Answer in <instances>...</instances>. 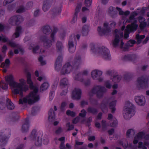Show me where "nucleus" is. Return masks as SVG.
<instances>
[{
    "instance_id": "nucleus-60",
    "label": "nucleus",
    "mask_w": 149,
    "mask_h": 149,
    "mask_svg": "<svg viewBox=\"0 0 149 149\" xmlns=\"http://www.w3.org/2000/svg\"><path fill=\"white\" fill-rule=\"evenodd\" d=\"M38 60L39 61L40 63L41 64L44 65L45 64V61L43 60V58L42 57H40L39 58Z\"/></svg>"
},
{
    "instance_id": "nucleus-38",
    "label": "nucleus",
    "mask_w": 149,
    "mask_h": 149,
    "mask_svg": "<svg viewBox=\"0 0 149 149\" xmlns=\"http://www.w3.org/2000/svg\"><path fill=\"white\" fill-rule=\"evenodd\" d=\"M42 138V142L45 145L47 144L49 142V140L48 136L47 135H45Z\"/></svg>"
},
{
    "instance_id": "nucleus-31",
    "label": "nucleus",
    "mask_w": 149,
    "mask_h": 149,
    "mask_svg": "<svg viewBox=\"0 0 149 149\" xmlns=\"http://www.w3.org/2000/svg\"><path fill=\"white\" fill-rule=\"evenodd\" d=\"M89 27L88 26L85 25L82 28L81 33L84 36H86L88 33L89 32Z\"/></svg>"
},
{
    "instance_id": "nucleus-46",
    "label": "nucleus",
    "mask_w": 149,
    "mask_h": 149,
    "mask_svg": "<svg viewBox=\"0 0 149 149\" xmlns=\"http://www.w3.org/2000/svg\"><path fill=\"white\" fill-rule=\"evenodd\" d=\"M0 87L3 89H6L8 88V84H4L3 82H0Z\"/></svg>"
},
{
    "instance_id": "nucleus-9",
    "label": "nucleus",
    "mask_w": 149,
    "mask_h": 149,
    "mask_svg": "<svg viewBox=\"0 0 149 149\" xmlns=\"http://www.w3.org/2000/svg\"><path fill=\"white\" fill-rule=\"evenodd\" d=\"M107 91L106 88L104 87L100 86H97L91 90L89 93V95L92 96L93 94H96L98 97L101 98L103 96V93Z\"/></svg>"
},
{
    "instance_id": "nucleus-41",
    "label": "nucleus",
    "mask_w": 149,
    "mask_h": 149,
    "mask_svg": "<svg viewBox=\"0 0 149 149\" xmlns=\"http://www.w3.org/2000/svg\"><path fill=\"white\" fill-rule=\"evenodd\" d=\"M115 8L113 7H110L108 9L107 12L110 15L112 16V15L114 13Z\"/></svg>"
},
{
    "instance_id": "nucleus-55",
    "label": "nucleus",
    "mask_w": 149,
    "mask_h": 149,
    "mask_svg": "<svg viewBox=\"0 0 149 149\" xmlns=\"http://www.w3.org/2000/svg\"><path fill=\"white\" fill-rule=\"evenodd\" d=\"M92 0H85V3L86 6L88 7L90 6Z\"/></svg>"
},
{
    "instance_id": "nucleus-42",
    "label": "nucleus",
    "mask_w": 149,
    "mask_h": 149,
    "mask_svg": "<svg viewBox=\"0 0 149 149\" xmlns=\"http://www.w3.org/2000/svg\"><path fill=\"white\" fill-rule=\"evenodd\" d=\"M121 79V77L120 75H116L113 77L112 81L114 83L118 82L120 81Z\"/></svg>"
},
{
    "instance_id": "nucleus-22",
    "label": "nucleus",
    "mask_w": 149,
    "mask_h": 149,
    "mask_svg": "<svg viewBox=\"0 0 149 149\" xmlns=\"http://www.w3.org/2000/svg\"><path fill=\"white\" fill-rule=\"evenodd\" d=\"M62 60L63 57L61 55L58 56L57 58L55 67V70L57 71H58L61 66Z\"/></svg>"
},
{
    "instance_id": "nucleus-58",
    "label": "nucleus",
    "mask_w": 149,
    "mask_h": 149,
    "mask_svg": "<svg viewBox=\"0 0 149 149\" xmlns=\"http://www.w3.org/2000/svg\"><path fill=\"white\" fill-rule=\"evenodd\" d=\"M88 111L89 112L94 113L96 112V109L93 108L89 107L88 109Z\"/></svg>"
},
{
    "instance_id": "nucleus-63",
    "label": "nucleus",
    "mask_w": 149,
    "mask_h": 149,
    "mask_svg": "<svg viewBox=\"0 0 149 149\" xmlns=\"http://www.w3.org/2000/svg\"><path fill=\"white\" fill-rule=\"evenodd\" d=\"M60 149H65L66 148L65 147L64 143V142H61L59 146Z\"/></svg>"
},
{
    "instance_id": "nucleus-33",
    "label": "nucleus",
    "mask_w": 149,
    "mask_h": 149,
    "mask_svg": "<svg viewBox=\"0 0 149 149\" xmlns=\"http://www.w3.org/2000/svg\"><path fill=\"white\" fill-rule=\"evenodd\" d=\"M50 6L48 2L44 1L42 7V9L44 12L46 11L50 8Z\"/></svg>"
},
{
    "instance_id": "nucleus-27",
    "label": "nucleus",
    "mask_w": 149,
    "mask_h": 149,
    "mask_svg": "<svg viewBox=\"0 0 149 149\" xmlns=\"http://www.w3.org/2000/svg\"><path fill=\"white\" fill-rule=\"evenodd\" d=\"M22 32V29L21 26H18L16 29L15 32L13 35V37L17 38L19 36Z\"/></svg>"
},
{
    "instance_id": "nucleus-61",
    "label": "nucleus",
    "mask_w": 149,
    "mask_h": 149,
    "mask_svg": "<svg viewBox=\"0 0 149 149\" xmlns=\"http://www.w3.org/2000/svg\"><path fill=\"white\" fill-rule=\"evenodd\" d=\"M123 59L126 60L131 59V56L129 55H126L123 57Z\"/></svg>"
},
{
    "instance_id": "nucleus-39",
    "label": "nucleus",
    "mask_w": 149,
    "mask_h": 149,
    "mask_svg": "<svg viewBox=\"0 0 149 149\" xmlns=\"http://www.w3.org/2000/svg\"><path fill=\"white\" fill-rule=\"evenodd\" d=\"M145 37L144 35H141L139 36V34H137L136 35V38L137 40V43L138 44L140 43L142 40Z\"/></svg>"
},
{
    "instance_id": "nucleus-29",
    "label": "nucleus",
    "mask_w": 149,
    "mask_h": 149,
    "mask_svg": "<svg viewBox=\"0 0 149 149\" xmlns=\"http://www.w3.org/2000/svg\"><path fill=\"white\" fill-rule=\"evenodd\" d=\"M69 50L70 52L72 53L74 52L75 50V47L73 44V42L70 40L68 42Z\"/></svg>"
},
{
    "instance_id": "nucleus-1",
    "label": "nucleus",
    "mask_w": 149,
    "mask_h": 149,
    "mask_svg": "<svg viewBox=\"0 0 149 149\" xmlns=\"http://www.w3.org/2000/svg\"><path fill=\"white\" fill-rule=\"evenodd\" d=\"M5 78L6 82L12 87L13 93L15 95L19 94L21 96H23V92L29 90V86L24 79H19V82H17L15 81L13 76L11 74L6 76Z\"/></svg>"
},
{
    "instance_id": "nucleus-17",
    "label": "nucleus",
    "mask_w": 149,
    "mask_h": 149,
    "mask_svg": "<svg viewBox=\"0 0 149 149\" xmlns=\"http://www.w3.org/2000/svg\"><path fill=\"white\" fill-rule=\"evenodd\" d=\"M9 136H7L3 131L0 132V143L2 145H5L7 143Z\"/></svg>"
},
{
    "instance_id": "nucleus-50",
    "label": "nucleus",
    "mask_w": 149,
    "mask_h": 149,
    "mask_svg": "<svg viewBox=\"0 0 149 149\" xmlns=\"http://www.w3.org/2000/svg\"><path fill=\"white\" fill-rule=\"evenodd\" d=\"M123 142L120 141L119 143L124 148H127L128 146V143L127 142L125 141L124 143H123Z\"/></svg>"
},
{
    "instance_id": "nucleus-56",
    "label": "nucleus",
    "mask_w": 149,
    "mask_h": 149,
    "mask_svg": "<svg viewBox=\"0 0 149 149\" xmlns=\"http://www.w3.org/2000/svg\"><path fill=\"white\" fill-rule=\"evenodd\" d=\"M105 85L108 88H110L111 86L109 81H107L105 82Z\"/></svg>"
},
{
    "instance_id": "nucleus-62",
    "label": "nucleus",
    "mask_w": 149,
    "mask_h": 149,
    "mask_svg": "<svg viewBox=\"0 0 149 149\" xmlns=\"http://www.w3.org/2000/svg\"><path fill=\"white\" fill-rule=\"evenodd\" d=\"M83 142L79 141H78L76 140L75 141V146L76 147L77 146H79L82 145L83 144Z\"/></svg>"
},
{
    "instance_id": "nucleus-48",
    "label": "nucleus",
    "mask_w": 149,
    "mask_h": 149,
    "mask_svg": "<svg viewBox=\"0 0 149 149\" xmlns=\"http://www.w3.org/2000/svg\"><path fill=\"white\" fill-rule=\"evenodd\" d=\"M66 113L67 115L70 116L72 117H74L75 115V113L74 112L69 110L67 111Z\"/></svg>"
},
{
    "instance_id": "nucleus-34",
    "label": "nucleus",
    "mask_w": 149,
    "mask_h": 149,
    "mask_svg": "<svg viewBox=\"0 0 149 149\" xmlns=\"http://www.w3.org/2000/svg\"><path fill=\"white\" fill-rule=\"evenodd\" d=\"M7 107L9 109L12 110L14 109L15 106L14 104L9 99H7Z\"/></svg>"
},
{
    "instance_id": "nucleus-23",
    "label": "nucleus",
    "mask_w": 149,
    "mask_h": 149,
    "mask_svg": "<svg viewBox=\"0 0 149 149\" xmlns=\"http://www.w3.org/2000/svg\"><path fill=\"white\" fill-rule=\"evenodd\" d=\"M139 21L140 24V27L141 29H143L147 26H149V18L148 19L147 23L145 22V19L142 17H140L139 18Z\"/></svg>"
},
{
    "instance_id": "nucleus-25",
    "label": "nucleus",
    "mask_w": 149,
    "mask_h": 149,
    "mask_svg": "<svg viewBox=\"0 0 149 149\" xmlns=\"http://www.w3.org/2000/svg\"><path fill=\"white\" fill-rule=\"evenodd\" d=\"M7 42H8V44L11 47L18 48L19 49L20 52H23V49L18 44L16 43L15 42L11 41L8 42V40Z\"/></svg>"
},
{
    "instance_id": "nucleus-16",
    "label": "nucleus",
    "mask_w": 149,
    "mask_h": 149,
    "mask_svg": "<svg viewBox=\"0 0 149 149\" xmlns=\"http://www.w3.org/2000/svg\"><path fill=\"white\" fill-rule=\"evenodd\" d=\"M60 86L61 88L63 87L65 88L64 91H63V92L61 93V95H65L67 92L68 87L67 86L68 84V79L66 78L62 79L60 81Z\"/></svg>"
},
{
    "instance_id": "nucleus-12",
    "label": "nucleus",
    "mask_w": 149,
    "mask_h": 149,
    "mask_svg": "<svg viewBox=\"0 0 149 149\" xmlns=\"http://www.w3.org/2000/svg\"><path fill=\"white\" fill-rule=\"evenodd\" d=\"M148 10H149V6L148 8L146 7L143 8L140 11L139 10V9H137V10L134 11L132 13L129 19L127 20L125 23L124 22L123 24H125L126 22H128V23L132 22V20L134 19L135 16H137L139 14H143L144 13L145 11Z\"/></svg>"
},
{
    "instance_id": "nucleus-19",
    "label": "nucleus",
    "mask_w": 149,
    "mask_h": 149,
    "mask_svg": "<svg viewBox=\"0 0 149 149\" xmlns=\"http://www.w3.org/2000/svg\"><path fill=\"white\" fill-rule=\"evenodd\" d=\"M81 94V90L79 88H75L73 90L72 95V98L74 100L80 99Z\"/></svg>"
},
{
    "instance_id": "nucleus-43",
    "label": "nucleus",
    "mask_w": 149,
    "mask_h": 149,
    "mask_svg": "<svg viewBox=\"0 0 149 149\" xmlns=\"http://www.w3.org/2000/svg\"><path fill=\"white\" fill-rule=\"evenodd\" d=\"M49 86V84L47 83H43L41 86L40 89L42 91L46 90Z\"/></svg>"
},
{
    "instance_id": "nucleus-7",
    "label": "nucleus",
    "mask_w": 149,
    "mask_h": 149,
    "mask_svg": "<svg viewBox=\"0 0 149 149\" xmlns=\"http://www.w3.org/2000/svg\"><path fill=\"white\" fill-rule=\"evenodd\" d=\"M133 108L132 103L129 102L126 103L123 112V117L125 119L130 118L134 114L135 112Z\"/></svg>"
},
{
    "instance_id": "nucleus-30",
    "label": "nucleus",
    "mask_w": 149,
    "mask_h": 149,
    "mask_svg": "<svg viewBox=\"0 0 149 149\" xmlns=\"http://www.w3.org/2000/svg\"><path fill=\"white\" fill-rule=\"evenodd\" d=\"M116 100H113L111 101L109 104V107L111 109V112L113 113L116 110L115 107L116 105Z\"/></svg>"
},
{
    "instance_id": "nucleus-44",
    "label": "nucleus",
    "mask_w": 149,
    "mask_h": 149,
    "mask_svg": "<svg viewBox=\"0 0 149 149\" xmlns=\"http://www.w3.org/2000/svg\"><path fill=\"white\" fill-rule=\"evenodd\" d=\"M29 49H32L33 52L34 53H36L37 52V51L38 50V46L33 47V46L32 45H31L29 46Z\"/></svg>"
},
{
    "instance_id": "nucleus-18",
    "label": "nucleus",
    "mask_w": 149,
    "mask_h": 149,
    "mask_svg": "<svg viewBox=\"0 0 149 149\" xmlns=\"http://www.w3.org/2000/svg\"><path fill=\"white\" fill-rule=\"evenodd\" d=\"M88 73V71L87 70H84L81 73H79L75 76L74 77L75 79L77 80L80 81L81 82H83L85 85H87L88 84L86 83L83 81V79H82L83 75H86Z\"/></svg>"
},
{
    "instance_id": "nucleus-5",
    "label": "nucleus",
    "mask_w": 149,
    "mask_h": 149,
    "mask_svg": "<svg viewBox=\"0 0 149 149\" xmlns=\"http://www.w3.org/2000/svg\"><path fill=\"white\" fill-rule=\"evenodd\" d=\"M91 50L92 52L96 54L97 56L107 60H109L111 59L109 49L106 47L103 46L99 48H95L93 44L91 45Z\"/></svg>"
},
{
    "instance_id": "nucleus-40",
    "label": "nucleus",
    "mask_w": 149,
    "mask_h": 149,
    "mask_svg": "<svg viewBox=\"0 0 149 149\" xmlns=\"http://www.w3.org/2000/svg\"><path fill=\"white\" fill-rule=\"evenodd\" d=\"M50 28L49 26H45L43 29V32L46 34H49L50 32Z\"/></svg>"
},
{
    "instance_id": "nucleus-32",
    "label": "nucleus",
    "mask_w": 149,
    "mask_h": 149,
    "mask_svg": "<svg viewBox=\"0 0 149 149\" xmlns=\"http://www.w3.org/2000/svg\"><path fill=\"white\" fill-rule=\"evenodd\" d=\"M116 9L118 11L119 14L120 15H125L127 16L130 13L129 11H127L125 12H124L122 10V9L121 8L118 7H117L116 8Z\"/></svg>"
},
{
    "instance_id": "nucleus-36",
    "label": "nucleus",
    "mask_w": 149,
    "mask_h": 149,
    "mask_svg": "<svg viewBox=\"0 0 149 149\" xmlns=\"http://www.w3.org/2000/svg\"><path fill=\"white\" fill-rule=\"evenodd\" d=\"M29 124L27 122H26V123L24 124L22 126V131L24 132H27L29 130Z\"/></svg>"
},
{
    "instance_id": "nucleus-47",
    "label": "nucleus",
    "mask_w": 149,
    "mask_h": 149,
    "mask_svg": "<svg viewBox=\"0 0 149 149\" xmlns=\"http://www.w3.org/2000/svg\"><path fill=\"white\" fill-rule=\"evenodd\" d=\"M56 47L59 51L61 50L63 48L61 43L60 42H58L56 44Z\"/></svg>"
},
{
    "instance_id": "nucleus-45",
    "label": "nucleus",
    "mask_w": 149,
    "mask_h": 149,
    "mask_svg": "<svg viewBox=\"0 0 149 149\" xmlns=\"http://www.w3.org/2000/svg\"><path fill=\"white\" fill-rule=\"evenodd\" d=\"M81 61L80 57L79 56H76L75 58L74 62L76 64L78 65Z\"/></svg>"
},
{
    "instance_id": "nucleus-2",
    "label": "nucleus",
    "mask_w": 149,
    "mask_h": 149,
    "mask_svg": "<svg viewBox=\"0 0 149 149\" xmlns=\"http://www.w3.org/2000/svg\"><path fill=\"white\" fill-rule=\"evenodd\" d=\"M26 75L27 83L29 85L30 88L32 91L25 97L20 99L19 103L20 104H27L31 105L38 101L40 100V97L38 93L37 88L33 85L30 73L27 72Z\"/></svg>"
},
{
    "instance_id": "nucleus-13",
    "label": "nucleus",
    "mask_w": 149,
    "mask_h": 149,
    "mask_svg": "<svg viewBox=\"0 0 149 149\" xmlns=\"http://www.w3.org/2000/svg\"><path fill=\"white\" fill-rule=\"evenodd\" d=\"M137 85L138 88H145L148 87V83L146 77L142 76L139 77L137 80Z\"/></svg>"
},
{
    "instance_id": "nucleus-14",
    "label": "nucleus",
    "mask_w": 149,
    "mask_h": 149,
    "mask_svg": "<svg viewBox=\"0 0 149 149\" xmlns=\"http://www.w3.org/2000/svg\"><path fill=\"white\" fill-rule=\"evenodd\" d=\"M72 69V66L69 63H67L63 65L60 70V72L62 74H68L71 72Z\"/></svg>"
},
{
    "instance_id": "nucleus-4",
    "label": "nucleus",
    "mask_w": 149,
    "mask_h": 149,
    "mask_svg": "<svg viewBox=\"0 0 149 149\" xmlns=\"http://www.w3.org/2000/svg\"><path fill=\"white\" fill-rule=\"evenodd\" d=\"M144 139V140H149V135H145V133L143 132H140L138 133L134 138L133 143L134 144H136L138 142L139 140ZM149 145V143L146 141H144V143L142 142H139L137 147L132 146V149H147L146 146H148Z\"/></svg>"
},
{
    "instance_id": "nucleus-57",
    "label": "nucleus",
    "mask_w": 149,
    "mask_h": 149,
    "mask_svg": "<svg viewBox=\"0 0 149 149\" xmlns=\"http://www.w3.org/2000/svg\"><path fill=\"white\" fill-rule=\"evenodd\" d=\"M15 0H5L3 2V5L6 6L13 2Z\"/></svg>"
},
{
    "instance_id": "nucleus-8",
    "label": "nucleus",
    "mask_w": 149,
    "mask_h": 149,
    "mask_svg": "<svg viewBox=\"0 0 149 149\" xmlns=\"http://www.w3.org/2000/svg\"><path fill=\"white\" fill-rule=\"evenodd\" d=\"M57 32V29H54L52 32L51 34V40L47 39L46 36H42L40 38V40L43 43V45L45 47L49 48L51 47L53 42L55 40V38L54 35Z\"/></svg>"
},
{
    "instance_id": "nucleus-11",
    "label": "nucleus",
    "mask_w": 149,
    "mask_h": 149,
    "mask_svg": "<svg viewBox=\"0 0 149 149\" xmlns=\"http://www.w3.org/2000/svg\"><path fill=\"white\" fill-rule=\"evenodd\" d=\"M102 74V71L97 69L93 70L91 72V76L93 80H97L99 82H102L103 78L101 76Z\"/></svg>"
},
{
    "instance_id": "nucleus-15",
    "label": "nucleus",
    "mask_w": 149,
    "mask_h": 149,
    "mask_svg": "<svg viewBox=\"0 0 149 149\" xmlns=\"http://www.w3.org/2000/svg\"><path fill=\"white\" fill-rule=\"evenodd\" d=\"M110 123L109 124H107L105 121L102 120V127L103 130L105 129L108 126L111 127H116L117 125V121L115 118H113V120H111Z\"/></svg>"
},
{
    "instance_id": "nucleus-24",
    "label": "nucleus",
    "mask_w": 149,
    "mask_h": 149,
    "mask_svg": "<svg viewBox=\"0 0 149 149\" xmlns=\"http://www.w3.org/2000/svg\"><path fill=\"white\" fill-rule=\"evenodd\" d=\"M42 134L38 133L37 137L35 140V144L37 146L41 145L42 143Z\"/></svg>"
},
{
    "instance_id": "nucleus-26",
    "label": "nucleus",
    "mask_w": 149,
    "mask_h": 149,
    "mask_svg": "<svg viewBox=\"0 0 149 149\" xmlns=\"http://www.w3.org/2000/svg\"><path fill=\"white\" fill-rule=\"evenodd\" d=\"M48 119L49 121L52 122L55 119V114L52 109H51L48 113Z\"/></svg>"
},
{
    "instance_id": "nucleus-21",
    "label": "nucleus",
    "mask_w": 149,
    "mask_h": 149,
    "mask_svg": "<svg viewBox=\"0 0 149 149\" xmlns=\"http://www.w3.org/2000/svg\"><path fill=\"white\" fill-rule=\"evenodd\" d=\"M23 21L22 17L20 16H14L11 17L9 20V23L10 24H14L18 22H21Z\"/></svg>"
},
{
    "instance_id": "nucleus-52",
    "label": "nucleus",
    "mask_w": 149,
    "mask_h": 149,
    "mask_svg": "<svg viewBox=\"0 0 149 149\" xmlns=\"http://www.w3.org/2000/svg\"><path fill=\"white\" fill-rule=\"evenodd\" d=\"M8 39L6 37L2 36V37L0 36V41L2 40L3 42H7L8 41Z\"/></svg>"
},
{
    "instance_id": "nucleus-64",
    "label": "nucleus",
    "mask_w": 149,
    "mask_h": 149,
    "mask_svg": "<svg viewBox=\"0 0 149 149\" xmlns=\"http://www.w3.org/2000/svg\"><path fill=\"white\" fill-rule=\"evenodd\" d=\"M7 49V46L5 45H4L2 48V52L3 53H5L6 52V51Z\"/></svg>"
},
{
    "instance_id": "nucleus-20",
    "label": "nucleus",
    "mask_w": 149,
    "mask_h": 149,
    "mask_svg": "<svg viewBox=\"0 0 149 149\" xmlns=\"http://www.w3.org/2000/svg\"><path fill=\"white\" fill-rule=\"evenodd\" d=\"M134 100L136 103L139 105L143 106L145 104V98L143 96H136L135 97Z\"/></svg>"
},
{
    "instance_id": "nucleus-54",
    "label": "nucleus",
    "mask_w": 149,
    "mask_h": 149,
    "mask_svg": "<svg viewBox=\"0 0 149 149\" xmlns=\"http://www.w3.org/2000/svg\"><path fill=\"white\" fill-rule=\"evenodd\" d=\"M77 15L76 14H74L73 18L71 21V23L72 24H73L75 23L77 20Z\"/></svg>"
},
{
    "instance_id": "nucleus-51",
    "label": "nucleus",
    "mask_w": 149,
    "mask_h": 149,
    "mask_svg": "<svg viewBox=\"0 0 149 149\" xmlns=\"http://www.w3.org/2000/svg\"><path fill=\"white\" fill-rule=\"evenodd\" d=\"M81 7V5H78L77 6L76 8L75 9V12L74 14H77L78 13Z\"/></svg>"
},
{
    "instance_id": "nucleus-37",
    "label": "nucleus",
    "mask_w": 149,
    "mask_h": 149,
    "mask_svg": "<svg viewBox=\"0 0 149 149\" xmlns=\"http://www.w3.org/2000/svg\"><path fill=\"white\" fill-rule=\"evenodd\" d=\"M10 64V61L9 59H7L5 61V63H2L1 66L2 68H7L9 67Z\"/></svg>"
},
{
    "instance_id": "nucleus-10",
    "label": "nucleus",
    "mask_w": 149,
    "mask_h": 149,
    "mask_svg": "<svg viewBox=\"0 0 149 149\" xmlns=\"http://www.w3.org/2000/svg\"><path fill=\"white\" fill-rule=\"evenodd\" d=\"M138 27V25L136 22L132 23L131 25H128L125 30L124 38H127L129 37V33L135 31Z\"/></svg>"
},
{
    "instance_id": "nucleus-6",
    "label": "nucleus",
    "mask_w": 149,
    "mask_h": 149,
    "mask_svg": "<svg viewBox=\"0 0 149 149\" xmlns=\"http://www.w3.org/2000/svg\"><path fill=\"white\" fill-rule=\"evenodd\" d=\"M116 24V23L113 21L111 22L110 24L107 22H105L103 24V28H102L101 27L99 26L97 28V31L100 35L107 34L111 31L112 29L115 27Z\"/></svg>"
},
{
    "instance_id": "nucleus-3",
    "label": "nucleus",
    "mask_w": 149,
    "mask_h": 149,
    "mask_svg": "<svg viewBox=\"0 0 149 149\" xmlns=\"http://www.w3.org/2000/svg\"><path fill=\"white\" fill-rule=\"evenodd\" d=\"M115 38L113 41V43L115 47H120L123 50H126L128 47H132L135 43L136 41L134 40L129 41L126 45H124L122 38L123 37V32L121 31L115 30Z\"/></svg>"
},
{
    "instance_id": "nucleus-49",
    "label": "nucleus",
    "mask_w": 149,
    "mask_h": 149,
    "mask_svg": "<svg viewBox=\"0 0 149 149\" xmlns=\"http://www.w3.org/2000/svg\"><path fill=\"white\" fill-rule=\"evenodd\" d=\"M66 127H68V130H72L74 128V126L73 125H70L69 123H68L66 125Z\"/></svg>"
},
{
    "instance_id": "nucleus-35",
    "label": "nucleus",
    "mask_w": 149,
    "mask_h": 149,
    "mask_svg": "<svg viewBox=\"0 0 149 149\" xmlns=\"http://www.w3.org/2000/svg\"><path fill=\"white\" fill-rule=\"evenodd\" d=\"M134 134V130L133 129H130L128 130L126 132V135L127 137H132Z\"/></svg>"
},
{
    "instance_id": "nucleus-53",
    "label": "nucleus",
    "mask_w": 149,
    "mask_h": 149,
    "mask_svg": "<svg viewBox=\"0 0 149 149\" xmlns=\"http://www.w3.org/2000/svg\"><path fill=\"white\" fill-rule=\"evenodd\" d=\"M24 11V9L23 7L19 8L17 10V12L19 13H22Z\"/></svg>"
},
{
    "instance_id": "nucleus-28",
    "label": "nucleus",
    "mask_w": 149,
    "mask_h": 149,
    "mask_svg": "<svg viewBox=\"0 0 149 149\" xmlns=\"http://www.w3.org/2000/svg\"><path fill=\"white\" fill-rule=\"evenodd\" d=\"M38 133H37L36 131L35 130H33L28 139L30 140H33L37 137Z\"/></svg>"
},
{
    "instance_id": "nucleus-59",
    "label": "nucleus",
    "mask_w": 149,
    "mask_h": 149,
    "mask_svg": "<svg viewBox=\"0 0 149 149\" xmlns=\"http://www.w3.org/2000/svg\"><path fill=\"white\" fill-rule=\"evenodd\" d=\"M86 111L84 110H82L81 111V113L79 114L80 116L82 117H84L86 114Z\"/></svg>"
}]
</instances>
